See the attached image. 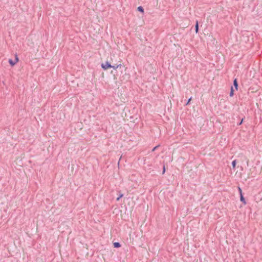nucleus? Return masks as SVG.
<instances>
[{"instance_id":"obj_1","label":"nucleus","mask_w":262,"mask_h":262,"mask_svg":"<svg viewBox=\"0 0 262 262\" xmlns=\"http://www.w3.org/2000/svg\"><path fill=\"white\" fill-rule=\"evenodd\" d=\"M101 67L102 68L104 69V70H107L108 69V68H113L114 69H116V68H115V67H113V66H112L111 65L110 63H109L108 62H106L105 63H102L101 64Z\"/></svg>"},{"instance_id":"obj_2","label":"nucleus","mask_w":262,"mask_h":262,"mask_svg":"<svg viewBox=\"0 0 262 262\" xmlns=\"http://www.w3.org/2000/svg\"><path fill=\"white\" fill-rule=\"evenodd\" d=\"M18 58L17 55H15V61H13L12 59H9V62L11 64V66H13L15 65L18 62Z\"/></svg>"},{"instance_id":"obj_3","label":"nucleus","mask_w":262,"mask_h":262,"mask_svg":"<svg viewBox=\"0 0 262 262\" xmlns=\"http://www.w3.org/2000/svg\"><path fill=\"white\" fill-rule=\"evenodd\" d=\"M240 200L241 202H243V203L244 204H246V202L245 201V199H244L243 195V194H241V195H240Z\"/></svg>"},{"instance_id":"obj_4","label":"nucleus","mask_w":262,"mask_h":262,"mask_svg":"<svg viewBox=\"0 0 262 262\" xmlns=\"http://www.w3.org/2000/svg\"><path fill=\"white\" fill-rule=\"evenodd\" d=\"M233 84H234V86L235 87L236 90H237V87H238V84H237V79H234V82H233Z\"/></svg>"},{"instance_id":"obj_5","label":"nucleus","mask_w":262,"mask_h":262,"mask_svg":"<svg viewBox=\"0 0 262 262\" xmlns=\"http://www.w3.org/2000/svg\"><path fill=\"white\" fill-rule=\"evenodd\" d=\"M114 246L115 248H119L121 246V245L119 243L115 242L114 243Z\"/></svg>"},{"instance_id":"obj_6","label":"nucleus","mask_w":262,"mask_h":262,"mask_svg":"<svg viewBox=\"0 0 262 262\" xmlns=\"http://www.w3.org/2000/svg\"><path fill=\"white\" fill-rule=\"evenodd\" d=\"M234 95V90H233V89L232 87H231V91H230V96L231 97L233 96Z\"/></svg>"},{"instance_id":"obj_7","label":"nucleus","mask_w":262,"mask_h":262,"mask_svg":"<svg viewBox=\"0 0 262 262\" xmlns=\"http://www.w3.org/2000/svg\"><path fill=\"white\" fill-rule=\"evenodd\" d=\"M198 29H199L198 21H196V25H195V32L196 33L198 32Z\"/></svg>"},{"instance_id":"obj_8","label":"nucleus","mask_w":262,"mask_h":262,"mask_svg":"<svg viewBox=\"0 0 262 262\" xmlns=\"http://www.w3.org/2000/svg\"><path fill=\"white\" fill-rule=\"evenodd\" d=\"M123 194L122 193H120L119 194V195L118 196V197L117 198L116 200L117 201H118L120 198H121L122 197H123Z\"/></svg>"},{"instance_id":"obj_9","label":"nucleus","mask_w":262,"mask_h":262,"mask_svg":"<svg viewBox=\"0 0 262 262\" xmlns=\"http://www.w3.org/2000/svg\"><path fill=\"white\" fill-rule=\"evenodd\" d=\"M138 10L139 11H141L142 12H143L144 10H143V8L141 7V6H139L138 7Z\"/></svg>"},{"instance_id":"obj_10","label":"nucleus","mask_w":262,"mask_h":262,"mask_svg":"<svg viewBox=\"0 0 262 262\" xmlns=\"http://www.w3.org/2000/svg\"><path fill=\"white\" fill-rule=\"evenodd\" d=\"M232 164L233 168H235V165H236V161L235 160L233 161L232 163Z\"/></svg>"},{"instance_id":"obj_11","label":"nucleus","mask_w":262,"mask_h":262,"mask_svg":"<svg viewBox=\"0 0 262 262\" xmlns=\"http://www.w3.org/2000/svg\"><path fill=\"white\" fill-rule=\"evenodd\" d=\"M238 190L240 195H241V194H242V190L240 187H238Z\"/></svg>"},{"instance_id":"obj_12","label":"nucleus","mask_w":262,"mask_h":262,"mask_svg":"<svg viewBox=\"0 0 262 262\" xmlns=\"http://www.w3.org/2000/svg\"><path fill=\"white\" fill-rule=\"evenodd\" d=\"M157 146H156L155 147H154V149H152V151H154L156 149V148H157Z\"/></svg>"},{"instance_id":"obj_13","label":"nucleus","mask_w":262,"mask_h":262,"mask_svg":"<svg viewBox=\"0 0 262 262\" xmlns=\"http://www.w3.org/2000/svg\"><path fill=\"white\" fill-rule=\"evenodd\" d=\"M190 100H191V98H190V99H189V100H188V101L187 104H188V103H189V102L190 101Z\"/></svg>"}]
</instances>
